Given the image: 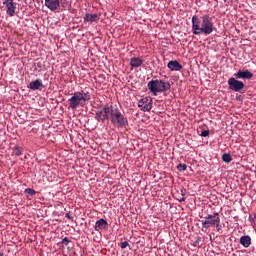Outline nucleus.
Here are the masks:
<instances>
[{
  "instance_id": "nucleus-1",
  "label": "nucleus",
  "mask_w": 256,
  "mask_h": 256,
  "mask_svg": "<svg viewBox=\"0 0 256 256\" xmlns=\"http://www.w3.org/2000/svg\"><path fill=\"white\" fill-rule=\"evenodd\" d=\"M95 113L96 121L105 123L110 119L113 127L117 129H125L129 125V120L121 113L117 105L104 106L103 109L97 110Z\"/></svg>"
},
{
  "instance_id": "nucleus-2",
  "label": "nucleus",
  "mask_w": 256,
  "mask_h": 256,
  "mask_svg": "<svg viewBox=\"0 0 256 256\" xmlns=\"http://www.w3.org/2000/svg\"><path fill=\"white\" fill-rule=\"evenodd\" d=\"M215 31L213 17L204 14L200 18L197 15L192 16V33L193 35H211Z\"/></svg>"
},
{
  "instance_id": "nucleus-3",
  "label": "nucleus",
  "mask_w": 256,
  "mask_h": 256,
  "mask_svg": "<svg viewBox=\"0 0 256 256\" xmlns=\"http://www.w3.org/2000/svg\"><path fill=\"white\" fill-rule=\"evenodd\" d=\"M147 87L150 93H152L154 97H157L158 93H165L169 91V89H171V83L165 80L156 79L148 82Z\"/></svg>"
},
{
  "instance_id": "nucleus-4",
  "label": "nucleus",
  "mask_w": 256,
  "mask_h": 256,
  "mask_svg": "<svg viewBox=\"0 0 256 256\" xmlns=\"http://www.w3.org/2000/svg\"><path fill=\"white\" fill-rule=\"evenodd\" d=\"M89 99H91L89 92H74L72 97L68 99L69 108L72 109V111H75L77 107H81V105L86 103V101H89Z\"/></svg>"
},
{
  "instance_id": "nucleus-5",
  "label": "nucleus",
  "mask_w": 256,
  "mask_h": 256,
  "mask_svg": "<svg viewBox=\"0 0 256 256\" xmlns=\"http://www.w3.org/2000/svg\"><path fill=\"white\" fill-rule=\"evenodd\" d=\"M220 219L221 218L219 217V213L217 212L206 215L204 217V220L201 221L202 223L201 231H203V233H207V231H209V228L215 227V225Z\"/></svg>"
},
{
  "instance_id": "nucleus-6",
  "label": "nucleus",
  "mask_w": 256,
  "mask_h": 256,
  "mask_svg": "<svg viewBox=\"0 0 256 256\" xmlns=\"http://www.w3.org/2000/svg\"><path fill=\"white\" fill-rule=\"evenodd\" d=\"M228 89L235 91V93H242V90L245 89V83L237 78L231 77L228 79Z\"/></svg>"
},
{
  "instance_id": "nucleus-7",
  "label": "nucleus",
  "mask_w": 256,
  "mask_h": 256,
  "mask_svg": "<svg viewBox=\"0 0 256 256\" xmlns=\"http://www.w3.org/2000/svg\"><path fill=\"white\" fill-rule=\"evenodd\" d=\"M138 107L141 111L147 112L153 109V99L151 97H144L138 101Z\"/></svg>"
},
{
  "instance_id": "nucleus-8",
  "label": "nucleus",
  "mask_w": 256,
  "mask_h": 256,
  "mask_svg": "<svg viewBox=\"0 0 256 256\" xmlns=\"http://www.w3.org/2000/svg\"><path fill=\"white\" fill-rule=\"evenodd\" d=\"M3 5L6 7V15L14 17L15 11L17 10V2L14 0H4Z\"/></svg>"
},
{
  "instance_id": "nucleus-9",
  "label": "nucleus",
  "mask_w": 256,
  "mask_h": 256,
  "mask_svg": "<svg viewBox=\"0 0 256 256\" xmlns=\"http://www.w3.org/2000/svg\"><path fill=\"white\" fill-rule=\"evenodd\" d=\"M44 5L49 11H54L56 13L61 11V0H45Z\"/></svg>"
},
{
  "instance_id": "nucleus-10",
  "label": "nucleus",
  "mask_w": 256,
  "mask_h": 256,
  "mask_svg": "<svg viewBox=\"0 0 256 256\" xmlns=\"http://www.w3.org/2000/svg\"><path fill=\"white\" fill-rule=\"evenodd\" d=\"M101 13H86L84 16V23H99Z\"/></svg>"
},
{
  "instance_id": "nucleus-11",
  "label": "nucleus",
  "mask_w": 256,
  "mask_h": 256,
  "mask_svg": "<svg viewBox=\"0 0 256 256\" xmlns=\"http://www.w3.org/2000/svg\"><path fill=\"white\" fill-rule=\"evenodd\" d=\"M234 77L236 79H253V74L251 71H249L248 69L245 70H239L234 74Z\"/></svg>"
},
{
  "instance_id": "nucleus-12",
  "label": "nucleus",
  "mask_w": 256,
  "mask_h": 256,
  "mask_svg": "<svg viewBox=\"0 0 256 256\" xmlns=\"http://www.w3.org/2000/svg\"><path fill=\"white\" fill-rule=\"evenodd\" d=\"M107 229H109V222L107 220L101 218L96 221L94 231H107Z\"/></svg>"
},
{
  "instance_id": "nucleus-13",
  "label": "nucleus",
  "mask_w": 256,
  "mask_h": 256,
  "mask_svg": "<svg viewBox=\"0 0 256 256\" xmlns=\"http://www.w3.org/2000/svg\"><path fill=\"white\" fill-rule=\"evenodd\" d=\"M44 87L45 85H43V80L41 79H36L29 84V89H31V91H37L38 89H43Z\"/></svg>"
},
{
  "instance_id": "nucleus-14",
  "label": "nucleus",
  "mask_w": 256,
  "mask_h": 256,
  "mask_svg": "<svg viewBox=\"0 0 256 256\" xmlns=\"http://www.w3.org/2000/svg\"><path fill=\"white\" fill-rule=\"evenodd\" d=\"M167 67L170 69V71H181V69H183V65H181V63H179L177 60L168 62Z\"/></svg>"
},
{
  "instance_id": "nucleus-15",
  "label": "nucleus",
  "mask_w": 256,
  "mask_h": 256,
  "mask_svg": "<svg viewBox=\"0 0 256 256\" xmlns=\"http://www.w3.org/2000/svg\"><path fill=\"white\" fill-rule=\"evenodd\" d=\"M144 61L143 59L139 58V57H132L130 59V67H132V69H137L139 67H141L143 65Z\"/></svg>"
},
{
  "instance_id": "nucleus-16",
  "label": "nucleus",
  "mask_w": 256,
  "mask_h": 256,
  "mask_svg": "<svg viewBox=\"0 0 256 256\" xmlns=\"http://www.w3.org/2000/svg\"><path fill=\"white\" fill-rule=\"evenodd\" d=\"M240 244L243 245L245 247V249H247V247H249V245H251V236H249V235L241 236Z\"/></svg>"
},
{
  "instance_id": "nucleus-17",
  "label": "nucleus",
  "mask_w": 256,
  "mask_h": 256,
  "mask_svg": "<svg viewBox=\"0 0 256 256\" xmlns=\"http://www.w3.org/2000/svg\"><path fill=\"white\" fill-rule=\"evenodd\" d=\"M222 161H224V163H231L233 161V157H231V154L229 153H224L222 155Z\"/></svg>"
},
{
  "instance_id": "nucleus-18",
  "label": "nucleus",
  "mask_w": 256,
  "mask_h": 256,
  "mask_svg": "<svg viewBox=\"0 0 256 256\" xmlns=\"http://www.w3.org/2000/svg\"><path fill=\"white\" fill-rule=\"evenodd\" d=\"M14 155H16L17 157L23 155V148H21L19 146H15L14 147Z\"/></svg>"
},
{
  "instance_id": "nucleus-19",
  "label": "nucleus",
  "mask_w": 256,
  "mask_h": 256,
  "mask_svg": "<svg viewBox=\"0 0 256 256\" xmlns=\"http://www.w3.org/2000/svg\"><path fill=\"white\" fill-rule=\"evenodd\" d=\"M213 227H216V231H217L218 233H221V232H222L221 218L216 222V224H215Z\"/></svg>"
},
{
  "instance_id": "nucleus-20",
  "label": "nucleus",
  "mask_w": 256,
  "mask_h": 256,
  "mask_svg": "<svg viewBox=\"0 0 256 256\" xmlns=\"http://www.w3.org/2000/svg\"><path fill=\"white\" fill-rule=\"evenodd\" d=\"M24 193H27L28 195H31V197H33V195H35L36 191L33 188H26L24 190Z\"/></svg>"
},
{
  "instance_id": "nucleus-21",
  "label": "nucleus",
  "mask_w": 256,
  "mask_h": 256,
  "mask_svg": "<svg viewBox=\"0 0 256 256\" xmlns=\"http://www.w3.org/2000/svg\"><path fill=\"white\" fill-rule=\"evenodd\" d=\"M178 171H187V164H178Z\"/></svg>"
},
{
  "instance_id": "nucleus-22",
  "label": "nucleus",
  "mask_w": 256,
  "mask_h": 256,
  "mask_svg": "<svg viewBox=\"0 0 256 256\" xmlns=\"http://www.w3.org/2000/svg\"><path fill=\"white\" fill-rule=\"evenodd\" d=\"M120 247L121 249H127V247H129V242L127 241L121 242Z\"/></svg>"
},
{
  "instance_id": "nucleus-23",
  "label": "nucleus",
  "mask_w": 256,
  "mask_h": 256,
  "mask_svg": "<svg viewBox=\"0 0 256 256\" xmlns=\"http://www.w3.org/2000/svg\"><path fill=\"white\" fill-rule=\"evenodd\" d=\"M201 137H209V130H204L201 132Z\"/></svg>"
},
{
  "instance_id": "nucleus-24",
  "label": "nucleus",
  "mask_w": 256,
  "mask_h": 256,
  "mask_svg": "<svg viewBox=\"0 0 256 256\" xmlns=\"http://www.w3.org/2000/svg\"><path fill=\"white\" fill-rule=\"evenodd\" d=\"M62 243H63V245H69V243H70L69 238H67V237L63 238Z\"/></svg>"
},
{
  "instance_id": "nucleus-25",
  "label": "nucleus",
  "mask_w": 256,
  "mask_h": 256,
  "mask_svg": "<svg viewBox=\"0 0 256 256\" xmlns=\"http://www.w3.org/2000/svg\"><path fill=\"white\" fill-rule=\"evenodd\" d=\"M65 217H66L67 219L73 220V216L71 215V213H66V214H65Z\"/></svg>"
},
{
  "instance_id": "nucleus-26",
  "label": "nucleus",
  "mask_w": 256,
  "mask_h": 256,
  "mask_svg": "<svg viewBox=\"0 0 256 256\" xmlns=\"http://www.w3.org/2000/svg\"><path fill=\"white\" fill-rule=\"evenodd\" d=\"M178 201H179V203H183V201H185V197L178 199Z\"/></svg>"
},
{
  "instance_id": "nucleus-27",
  "label": "nucleus",
  "mask_w": 256,
  "mask_h": 256,
  "mask_svg": "<svg viewBox=\"0 0 256 256\" xmlns=\"http://www.w3.org/2000/svg\"><path fill=\"white\" fill-rule=\"evenodd\" d=\"M0 256H3V252H0Z\"/></svg>"
},
{
  "instance_id": "nucleus-28",
  "label": "nucleus",
  "mask_w": 256,
  "mask_h": 256,
  "mask_svg": "<svg viewBox=\"0 0 256 256\" xmlns=\"http://www.w3.org/2000/svg\"><path fill=\"white\" fill-rule=\"evenodd\" d=\"M195 243H199V239L198 240H196V242Z\"/></svg>"
}]
</instances>
